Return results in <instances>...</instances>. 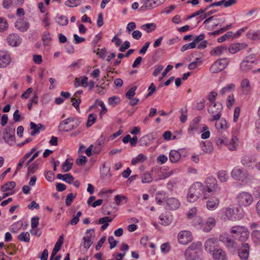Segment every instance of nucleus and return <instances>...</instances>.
Listing matches in <instances>:
<instances>
[{
	"label": "nucleus",
	"mask_w": 260,
	"mask_h": 260,
	"mask_svg": "<svg viewBox=\"0 0 260 260\" xmlns=\"http://www.w3.org/2000/svg\"><path fill=\"white\" fill-rule=\"evenodd\" d=\"M204 186L201 182H196L192 184L189 188L187 193V200L189 202H194L197 201L204 193Z\"/></svg>",
	"instance_id": "f257e3e1"
},
{
	"label": "nucleus",
	"mask_w": 260,
	"mask_h": 260,
	"mask_svg": "<svg viewBox=\"0 0 260 260\" xmlns=\"http://www.w3.org/2000/svg\"><path fill=\"white\" fill-rule=\"evenodd\" d=\"M201 246V243H192L185 250L186 260H201L199 256Z\"/></svg>",
	"instance_id": "f03ea898"
},
{
	"label": "nucleus",
	"mask_w": 260,
	"mask_h": 260,
	"mask_svg": "<svg viewBox=\"0 0 260 260\" xmlns=\"http://www.w3.org/2000/svg\"><path fill=\"white\" fill-rule=\"evenodd\" d=\"M80 123L79 120L69 117L59 123L58 128L62 132H67L78 127Z\"/></svg>",
	"instance_id": "7ed1b4c3"
},
{
	"label": "nucleus",
	"mask_w": 260,
	"mask_h": 260,
	"mask_svg": "<svg viewBox=\"0 0 260 260\" xmlns=\"http://www.w3.org/2000/svg\"><path fill=\"white\" fill-rule=\"evenodd\" d=\"M236 201L239 207H246L252 204L253 202V197L248 192L242 191L237 194Z\"/></svg>",
	"instance_id": "20e7f679"
},
{
	"label": "nucleus",
	"mask_w": 260,
	"mask_h": 260,
	"mask_svg": "<svg viewBox=\"0 0 260 260\" xmlns=\"http://www.w3.org/2000/svg\"><path fill=\"white\" fill-rule=\"evenodd\" d=\"M240 233V235L237 239L241 242L246 241L249 237V232L248 230L244 226H234L230 230V233L232 234L233 238H236L235 233Z\"/></svg>",
	"instance_id": "39448f33"
},
{
	"label": "nucleus",
	"mask_w": 260,
	"mask_h": 260,
	"mask_svg": "<svg viewBox=\"0 0 260 260\" xmlns=\"http://www.w3.org/2000/svg\"><path fill=\"white\" fill-rule=\"evenodd\" d=\"M222 110V105L219 103H214V104H211L208 108V113L213 117V118L210 120L212 121L219 120L221 116Z\"/></svg>",
	"instance_id": "423d86ee"
},
{
	"label": "nucleus",
	"mask_w": 260,
	"mask_h": 260,
	"mask_svg": "<svg viewBox=\"0 0 260 260\" xmlns=\"http://www.w3.org/2000/svg\"><path fill=\"white\" fill-rule=\"evenodd\" d=\"M231 176L235 180L242 182H244L249 177L246 169L238 167H235L233 169Z\"/></svg>",
	"instance_id": "0eeeda50"
},
{
	"label": "nucleus",
	"mask_w": 260,
	"mask_h": 260,
	"mask_svg": "<svg viewBox=\"0 0 260 260\" xmlns=\"http://www.w3.org/2000/svg\"><path fill=\"white\" fill-rule=\"evenodd\" d=\"M205 186H204V196H209V193L216 190L217 188V180L213 177H209L205 181Z\"/></svg>",
	"instance_id": "6e6552de"
},
{
	"label": "nucleus",
	"mask_w": 260,
	"mask_h": 260,
	"mask_svg": "<svg viewBox=\"0 0 260 260\" xmlns=\"http://www.w3.org/2000/svg\"><path fill=\"white\" fill-rule=\"evenodd\" d=\"M219 240L224 244L229 250L235 251L237 248V244L228 234H222L219 236Z\"/></svg>",
	"instance_id": "1a4fd4ad"
},
{
	"label": "nucleus",
	"mask_w": 260,
	"mask_h": 260,
	"mask_svg": "<svg viewBox=\"0 0 260 260\" xmlns=\"http://www.w3.org/2000/svg\"><path fill=\"white\" fill-rule=\"evenodd\" d=\"M228 63L229 61L227 58H220L212 65L210 68V71L213 73H218L224 69L228 64Z\"/></svg>",
	"instance_id": "9d476101"
},
{
	"label": "nucleus",
	"mask_w": 260,
	"mask_h": 260,
	"mask_svg": "<svg viewBox=\"0 0 260 260\" xmlns=\"http://www.w3.org/2000/svg\"><path fill=\"white\" fill-rule=\"evenodd\" d=\"M4 139L6 143L12 145L15 139V128L10 126L6 127L4 132Z\"/></svg>",
	"instance_id": "9b49d317"
},
{
	"label": "nucleus",
	"mask_w": 260,
	"mask_h": 260,
	"mask_svg": "<svg viewBox=\"0 0 260 260\" xmlns=\"http://www.w3.org/2000/svg\"><path fill=\"white\" fill-rule=\"evenodd\" d=\"M178 239L180 244L186 245L192 241V236L189 231H183L178 234Z\"/></svg>",
	"instance_id": "f8f14e48"
},
{
	"label": "nucleus",
	"mask_w": 260,
	"mask_h": 260,
	"mask_svg": "<svg viewBox=\"0 0 260 260\" xmlns=\"http://www.w3.org/2000/svg\"><path fill=\"white\" fill-rule=\"evenodd\" d=\"M241 162L244 167L253 169L255 166L254 164L256 162V159L251 155H245L242 157Z\"/></svg>",
	"instance_id": "ddd939ff"
},
{
	"label": "nucleus",
	"mask_w": 260,
	"mask_h": 260,
	"mask_svg": "<svg viewBox=\"0 0 260 260\" xmlns=\"http://www.w3.org/2000/svg\"><path fill=\"white\" fill-rule=\"evenodd\" d=\"M249 245L248 243H243L239 249L238 255L241 260H248L249 257Z\"/></svg>",
	"instance_id": "4468645a"
},
{
	"label": "nucleus",
	"mask_w": 260,
	"mask_h": 260,
	"mask_svg": "<svg viewBox=\"0 0 260 260\" xmlns=\"http://www.w3.org/2000/svg\"><path fill=\"white\" fill-rule=\"evenodd\" d=\"M162 4L159 0H144L141 7L147 10H151Z\"/></svg>",
	"instance_id": "2eb2a0df"
},
{
	"label": "nucleus",
	"mask_w": 260,
	"mask_h": 260,
	"mask_svg": "<svg viewBox=\"0 0 260 260\" xmlns=\"http://www.w3.org/2000/svg\"><path fill=\"white\" fill-rule=\"evenodd\" d=\"M218 240L217 238H210L207 240L205 243V248L209 252H213V249L217 245Z\"/></svg>",
	"instance_id": "dca6fc26"
},
{
	"label": "nucleus",
	"mask_w": 260,
	"mask_h": 260,
	"mask_svg": "<svg viewBox=\"0 0 260 260\" xmlns=\"http://www.w3.org/2000/svg\"><path fill=\"white\" fill-rule=\"evenodd\" d=\"M7 41L9 44L12 46H18L21 42L19 36L16 34H10L7 37Z\"/></svg>",
	"instance_id": "f3484780"
},
{
	"label": "nucleus",
	"mask_w": 260,
	"mask_h": 260,
	"mask_svg": "<svg viewBox=\"0 0 260 260\" xmlns=\"http://www.w3.org/2000/svg\"><path fill=\"white\" fill-rule=\"evenodd\" d=\"M212 257L214 260H227L226 253L221 249H214Z\"/></svg>",
	"instance_id": "a211bd4d"
},
{
	"label": "nucleus",
	"mask_w": 260,
	"mask_h": 260,
	"mask_svg": "<svg viewBox=\"0 0 260 260\" xmlns=\"http://www.w3.org/2000/svg\"><path fill=\"white\" fill-rule=\"evenodd\" d=\"M165 202L170 210H176L180 206V202L175 198H166Z\"/></svg>",
	"instance_id": "6ab92c4d"
},
{
	"label": "nucleus",
	"mask_w": 260,
	"mask_h": 260,
	"mask_svg": "<svg viewBox=\"0 0 260 260\" xmlns=\"http://www.w3.org/2000/svg\"><path fill=\"white\" fill-rule=\"evenodd\" d=\"M10 62V55L4 51H0V67H6Z\"/></svg>",
	"instance_id": "aec40b11"
},
{
	"label": "nucleus",
	"mask_w": 260,
	"mask_h": 260,
	"mask_svg": "<svg viewBox=\"0 0 260 260\" xmlns=\"http://www.w3.org/2000/svg\"><path fill=\"white\" fill-rule=\"evenodd\" d=\"M29 23L24 21L22 19H18L15 23V26L17 29L22 32L26 31L29 27Z\"/></svg>",
	"instance_id": "412c9836"
},
{
	"label": "nucleus",
	"mask_w": 260,
	"mask_h": 260,
	"mask_svg": "<svg viewBox=\"0 0 260 260\" xmlns=\"http://www.w3.org/2000/svg\"><path fill=\"white\" fill-rule=\"evenodd\" d=\"M247 45L245 43H235L231 44L229 47V51L231 53H235L237 52L246 48Z\"/></svg>",
	"instance_id": "4be33fe9"
},
{
	"label": "nucleus",
	"mask_w": 260,
	"mask_h": 260,
	"mask_svg": "<svg viewBox=\"0 0 260 260\" xmlns=\"http://www.w3.org/2000/svg\"><path fill=\"white\" fill-rule=\"evenodd\" d=\"M215 220L214 218H208L206 223L202 225V226L203 227V230L205 232H210L215 225Z\"/></svg>",
	"instance_id": "5701e85b"
},
{
	"label": "nucleus",
	"mask_w": 260,
	"mask_h": 260,
	"mask_svg": "<svg viewBox=\"0 0 260 260\" xmlns=\"http://www.w3.org/2000/svg\"><path fill=\"white\" fill-rule=\"evenodd\" d=\"M228 149L230 151L236 150L239 145V140L236 136H233L228 144L226 143Z\"/></svg>",
	"instance_id": "b1692460"
},
{
	"label": "nucleus",
	"mask_w": 260,
	"mask_h": 260,
	"mask_svg": "<svg viewBox=\"0 0 260 260\" xmlns=\"http://www.w3.org/2000/svg\"><path fill=\"white\" fill-rule=\"evenodd\" d=\"M219 200L217 198H211L207 202V208L209 210H215L219 205Z\"/></svg>",
	"instance_id": "393cba45"
},
{
	"label": "nucleus",
	"mask_w": 260,
	"mask_h": 260,
	"mask_svg": "<svg viewBox=\"0 0 260 260\" xmlns=\"http://www.w3.org/2000/svg\"><path fill=\"white\" fill-rule=\"evenodd\" d=\"M181 158V154L178 151L171 150L169 153V160L171 162H178Z\"/></svg>",
	"instance_id": "a878e982"
},
{
	"label": "nucleus",
	"mask_w": 260,
	"mask_h": 260,
	"mask_svg": "<svg viewBox=\"0 0 260 260\" xmlns=\"http://www.w3.org/2000/svg\"><path fill=\"white\" fill-rule=\"evenodd\" d=\"M30 129H33L32 131L30 133L31 136H35L36 134H39L40 133V130L41 128L44 129V126L41 123L38 124H36L33 122H31L30 123Z\"/></svg>",
	"instance_id": "bb28decb"
},
{
	"label": "nucleus",
	"mask_w": 260,
	"mask_h": 260,
	"mask_svg": "<svg viewBox=\"0 0 260 260\" xmlns=\"http://www.w3.org/2000/svg\"><path fill=\"white\" fill-rule=\"evenodd\" d=\"M201 149L205 153H210L213 150V147L211 142L206 141L203 142L201 144Z\"/></svg>",
	"instance_id": "cd10ccee"
},
{
	"label": "nucleus",
	"mask_w": 260,
	"mask_h": 260,
	"mask_svg": "<svg viewBox=\"0 0 260 260\" xmlns=\"http://www.w3.org/2000/svg\"><path fill=\"white\" fill-rule=\"evenodd\" d=\"M57 178L58 179L62 180L69 184L73 183V181L74 180V177L70 174H66L64 175L58 174L57 175Z\"/></svg>",
	"instance_id": "c85d7f7f"
},
{
	"label": "nucleus",
	"mask_w": 260,
	"mask_h": 260,
	"mask_svg": "<svg viewBox=\"0 0 260 260\" xmlns=\"http://www.w3.org/2000/svg\"><path fill=\"white\" fill-rule=\"evenodd\" d=\"M227 51L226 47L222 46H218L215 48L214 49L211 50V54L212 55H217L220 56L223 54L225 52Z\"/></svg>",
	"instance_id": "c756f323"
},
{
	"label": "nucleus",
	"mask_w": 260,
	"mask_h": 260,
	"mask_svg": "<svg viewBox=\"0 0 260 260\" xmlns=\"http://www.w3.org/2000/svg\"><path fill=\"white\" fill-rule=\"evenodd\" d=\"M55 21L60 26H66L69 22L68 17L64 15L57 16L55 18Z\"/></svg>",
	"instance_id": "7c9ffc66"
},
{
	"label": "nucleus",
	"mask_w": 260,
	"mask_h": 260,
	"mask_svg": "<svg viewBox=\"0 0 260 260\" xmlns=\"http://www.w3.org/2000/svg\"><path fill=\"white\" fill-rule=\"evenodd\" d=\"M16 186V183L14 181L8 182L1 186V190L3 192L11 190Z\"/></svg>",
	"instance_id": "2f4dec72"
},
{
	"label": "nucleus",
	"mask_w": 260,
	"mask_h": 260,
	"mask_svg": "<svg viewBox=\"0 0 260 260\" xmlns=\"http://www.w3.org/2000/svg\"><path fill=\"white\" fill-rule=\"evenodd\" d=\"M156 28V24L153 23L145 24L141 26V28L142 30H144L148 33L154 30Z\"/></svg>",
	"instance_id": "473e14b6"
},
{
	"label": "nucleus",
	"mask_w": 260,
	"mask_h": 260,
	"mask_svg": "<svg viewBox=\"0 0 260 260\" xmlns=\"http://www.w3.org/2000/svg\"><path fill=\"white\" fill-rule=\"evenodd\" d=\"M147 159V157L144 154L140 153L137 157L133 158L132 160V164L135 165L138 163L143 162Z\"/></svg>",
	"instance_id": "72a5a7b5"
},
{
	"label": "nucleus",
	"mask_w": 260,
	"mask_h": 260,
	"mask_svg": "<svg viewBox=\"0 0 260 260\" xmlns=\"http://www.w3.org/2000/svg\"><path fill=\"white\" fill-rule=\"evenodd\" d=\"M63 243V235H61L56 242L52 252L56 254L60 249Z\"/></svg>",
	"instance_id": "f704fd0d"
},
{
	"label": "nucleus",
	"mask_w": 260,
	"mask_h": 260,
	"mask_svg": "<svg viewBox=\"0 0 260 260\" xmlns=\"http://www.w3.org/2000/svg\"><path fill=\"white\" fill-rule=\"evenodd\" d=\"M235 85L234 84L231 83L228 84L227 86L223 87L219 91V94L223 95L228 92H231L232 90H234Z\"/></svg>",
	"instance_id": "c9c22d12"
},
{
	"label": "nucleus",
	"mask_w": 260,
	"mask_h": 260,
	"mask_svg": "<svg viewBox=\"0 0 260 260\" xmlns=\"http://www.w3.org/2000/svg\"><path fill=\"white\" fill-rule=\"evenodd\" d=\"M159 219L161 221L160 223L165 226L170 224L172 221L171 217L165 216L162 214L159 216Z\"/></svg>",
	"instance_id": "e433bc0d"
},
{
	"label": "nucleus",
	"mask_w": 260,
	"mask_h": 260,
	"mask_svg": "<svg viewBox=\"0 0 260 260\" xmlns=\"http://www.w3.org/2000/svg\"><path fill=\"white\" fill-rule=\"evenodd\" d=\"M215 126L218 130L226 129L228 127L227 122L224 119H221L219 121H217Z\"/></svg>",
	"instance_id": "4c0bfd02"
},
{
	"label": "nucleus",
	"mask_w": 260,
	"mask_h": 260,
	"mask_svg": "<svg viewBox=\"0 0 260 260\" xmlns=\"http://www.w3.org/2000/svg\"><path fill=\"white\" fill-rule=\"evenodd\" d=\"M251 238L255 243L260 244V231L254 230L251 233Z\"/></svg>",
	"instance_id": "58836bf2"
},
{
	"label": "nucleus",
	"mask_w": 260,
	"mask_h": 260,
	"mask_svg": "<svg viewBox=\"0 0 260 260\" xmlns=\"http://www.w3.org/2000/svg\"><path fill=\"white\" fill-rule=\"evenodd\" d=\"M18 239L23 242H28L30 240V235L28 232H22L18 236Z\"/></svg>",
	"instance_id": "ea45409f"
},
{
	"label": "nucleus",
	"mask_w": 260,
	"mask_h": 260,
	"mask_svg": "<svg viewBox=\"0 0 260 260\" xmlns=\"http://www.w3.org/2000/svg\"><path fill=\"white\" fill-rule=\"evenodd\" d=\"M235 210L233 208H228L225 211V215L230 220H233L235 219L234 217Z\"/></svg>",
	"instance_id": "a19ab883"
},
{
	"label": "nucleus",
	"mask_w": 260,
	"mask_h": 260,
	"mask_svg": "<svg viewBox=\"0 0 260 260\" xmlns=\"http://www.w3.org/2000/svg\"><path fill=\"white\" fill-rule=\"evenodd\" d=\"M247 37L252 40H259L260 39V31L255 32L249 31L247 33Z\"/></svg>",
	"instance_id": "79ce46f5"
},
{
	"label": "nucleus",
	"mask_w": 260,
	"mask_h": 260,
	"mask_svg": "<svg viewBox=\"0 0 260 260\" xmlns=\"http://www.w3.org/2000/svg\"><path fill=\"white\" fill-rule=\"evenodd\" d=\"M142 182L143 183H150L152 182L153 178L149 173H145L141 176Z\"/></svg>",
	"instance_id": "37998d69"
},
{
	"label": "nucleus",
	"mask_w": 260,
	"mask_h": 260,
	"mask_svg": "<svg viewBox=\"0 0 260 260\" xmlns=\"http://www.w3.org/2000/svg\"><path fill=\"white\" fill-rule=\"evenodd\" d=\"M115 200L117 205H119L121 204H125L127 201V198L126 196L116 195L115 197Z\"/></svg>",
	"instance_id": "c03bdc74"
},
{
	"label": "nucleus",
	"mask_w": 260,
	"mask_h": 260,
	"mask_svg": "<svg viewBox=\"0 0 260 260\" xmlns=\"http://www.w3.org/2000/svg\"><path fill=\"white\" fill-rule=\"evenodd\" d=\"M83 239L84 241L83 246L86 249V250H87L89 248V247L92 244L93 241L89 236L84 237Z\"/></svg>",
	"instance_id": "a18cd8bd"
},
{
	"label": "nucleus",
	"mask_w": 260,
	"mask_h": 260,
	"mask_svg": "<svg viewBox=\"0 0 260 260\" xmlns=\"http://www.w3.org/2000/svg\"><path fill=\"white\" fill-rule=\"evenodd\" d=\"M241 69L244 72H247L252 68V64L248 62L245 59L241 63Z\"/></svg>",
	"instance_id": "49530a36"
},
{
	"label": "nucleus",
	"mask_w": 260,
	"mask_h": 260,
	"mask_svg": "<svg viewBox=\"0 0 260 260\" xmlns=\"http://www.w3.org/2000/svg\"><path fill=\"white\" fill-rule=\"evenodd\" d=\"M218 178L222 182H226L228 179V174L225 171H220L218 173Z\"/></svg>",
	"instance_id": "de8ad7c7"
},
{
	"label": "nucleus",
	"mask_w": 260,
	"mask_h": 260,
	"mask_svg": "<svg viewBox=\"0 0 260 260\" xmlns=\"http://www.w3.org/2000/svg\"><path fill=\"white\" fill-rule=\"evenodd\" d=\"M241 87L246 91H249L250 90V85L248 79H244L241 81Z\"/></svg>",
	"instance_id": "09e8293b"
},
{
	"label": "nucleus",
	"mask_w": 260,
	"mask_h": 260,
	"mask_svg": "<svg viewBox=\"0 0 260 260\" xmlns=\"http://www.w3.org/2000/svg\"><path fill=\"white\" fill-rule=\"evenodd\" d=\"M73 163L70 162L69 161V159H67L64 162V163L62 165V169L63 170L64 172H67L69 171L72 167Z\"/></svg>",
	"instance_id": "8fccbe9b"
},
{
	"label": "nucleus",
	"mask_w": 260,
	"mask_h": 260,
	"mask_svg": "<svg viewBox=\"0 0 260 260\" xmlns=\"http://www.w3.org/2000/svg\"><path fill=\"white\" fill-rule=\"evenodd\" d=\"M120 101V98L116 96H113L108 99V103L111 106H116Z\"/></svg>",
	"instance_id": "3c124183"
},
{
	"label": "nucleus",
	"mask_w": 260,
	"mask_h": 260,
	"mask_svg": "<svg viewBox=\"0 0 260 260\" xmlns=\"http://www.w3.org/2000/svg\"><path fill=\"white\" fill-rule=\"evenodd\" d=\"M81 211H78L76 215H74L73 218L71 220L70 223L71 225H76L79 221V218L82 215Z\"/></svg>",
	"instance_id": "603ef678"
},
{
	"label": "nucleus",
	"mask_w": 260,
	"mask_h": 260,
	"mask_svg": "<svg viewBox=\"0 0 260 260\" xmlns=\"http://www.w3.org/2000/svg\"><path fill=\"white\" fill-rule=\"evenodd\" d=\"M96 116L94 114H90L88 116L87 126H91L95 121Z\"/></svg>",
	"instance_id": "864d4df0"
},
{
	"label": "nucleus",
	"mask_w": 260,
	"mask_h": 260,
	"mask_svg": "<svg viewBox=\"0 0 260 260\" xmlns=\"http://www.w3.org/2000/svg\"><path fill=\"white\" fill-rule=\"evenodd\" d=\"M8 27L7 20L3 18H0V31L6 30Z\"/></svg>",
	"instance_id": "5fc2aeb1"
},
{
	"label": "nucleus",
	"mask_w": 260,
	"mask_h": 260,
	"mask_svg": "<svg viewBox=\"0 0 260 260\" xmlns=\"http://www.w3.org/2000/svg\"><path fill=\"white\" fill-rule=\"evenodd\" d=\"M76 198V195H74L73 193L68 194L66 199V204L67 206H69L72 203L74 199Z\"/></svg>",
	"instance_id": "6e6d98bb"
},
{
	"label": "nucleus",
	"mask_w": 260,
	"mask_h": 260,
	"mask_svg": "<svg viewBox=\"0 0 260 260\" xmlns=\"http://www.w3.org/2000/svg\"><path fill=\"white\" fill-rule=\"evenodd\" d=\"M219 2H221V6L223 5L225 7H231L235 4H236L237 1L236 0H221L219 1Z\"/></svg>",
	"instance_id": "4d7b16f0"
},
{
	"label": "nucleus",
	"mask_w": 260,
	"mask_h": 260,
	"mask_svg": "<svg viewBox=\"0 0 260 260\" xmlns=\"http://www.w3.org/2000/svg\"><path fill=\"white\" fill-rule=\"evenodd\" d=\"M42 40L44 43V45L48 46L49 44V42L51 40V38L49 36V34L45 32L43 35Z\"/></svg>",
	"instance_id": "13d9d810"
},
{
	"label": "nucleus",
	"mask_w": 260,
	"mask_h": 260,
	"mask_svg": "<svg viewBox=\"0 0 260 260\" xmlns=\"http://www.w3.org/2000/svg\"><path fill=\"white\" fill-rule=\"evenodd\" d=\"M93 52L95 53L96 55H99L101 58H104L106 55L107 50L105 48L102 49H98L97 51L93 50Z\"/></svg>",
	"instance_id": "bf43d9fd"
},
{
	"label": "nucleus",
	"mask_w": 260,
	"mask_h": 260,
	"mask_svg": "<svg viewBox=\"0 0 260 260\" xmlns=\"http://www.w3.org/2000/svg\"><path fill=\"white\" fill-rule=\"evenodd\" d=\"M137 89L136 86H133L126 93V97L128 99H132L135 94V91Z\"/></svg>",
	"instance_id": "052dcab7"
},
{
	"label": "nucleus",
	"mask_w": 260,
	"mask_h": 260,
	"mask_svg": "<svg viewBox=\"0 0 260 260\" xmlns=\"http://www.w3.org/2000/svg\"><path fill=\"white\" fill-rule=\"evenodd\" d=\"M232 35H233L232 31H228L225 35L219 37L218 39V42L219 43L223 42V41H225L228 39L231 38L232 36Z\"/></svg>",
	"instance_id": "680f3d73"
},
{
	"label": "nucleus",
	"mask_w": 260,
	"mask_h": 260,
	"mask_svg": "<svg viewBox=\"0 0 260 260\" xmlns=\"http://www.w3.org/2000/svg\"><path fill=\"white\" fill-rule=\"evenodd\" d=\"M227 142V139L225 137L218 138L216 140L217 145L220 147L222 146L223 145H226Z\"/></svg>",
	"instance_id": "e2e57ef3"
},
{
	"label": "nucleus",
	"mask_w": 260,
	"mask_h": 260,
	"mask_svg": "<svg viewBox=\"0 0 260 260\" xmlns=\"http://www.w3.org/2000/svg\"><path fill=\"white\" fill-rule=\"evenodd\" d=\"M71 101L73 102L72 105L78 111H79V105L81 102L80 99H76L75 98H72Z\"/></svg>",
	"instance_id": "0e129e2a"
},
{
	"label": "nucleus",
	"mask_w": 260,
	"mask_h": 260,
	"mask_svg": "<svg viewBox=\"0 0 260 260\" xmlns=\"http://www.w3.org/2000/svg\"><path fill=\"white\" fill-rule=\"evenodd\" d=\"M196 46L194 45V43L192 42L191 43L186 44L182 46V47L181 49V51L182 52H184L188 49H193L196 48Z\"/></svg>",
	"instance_id": "69168bd1"
},
{
	"label": "nucleus",
	"mask_w": 260,
	"mask_h": 260,
	"mask_svg": "<svg viewBox=\"0 0 260 260\" xmlns=\"http://www.w3.org/2000/svg\"><path fill=\"white\" fill-rule=\"evenodd\" d=\"M38 169V165L36 163H33L30 165L27 169V174H32Z\"/></svg>",
	"instance_id": "338daca9"
},
{
	"label": "nucleus",
	"mask_w": 260,
	"mask_h": 260,
	"mask_svg": "<svg viewBox=\"0 0 260 260\" xmlns=\"http://www.w3.org/2000/svg\"><path fill=\"white\" fill-rule=\"evenodd\" d=\"M87 162V158L85 156H81L76 160V164L78 166H83Z\"/></svg>",
	"instance_id": "774afa93"
}]
</instances>
